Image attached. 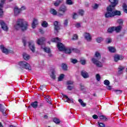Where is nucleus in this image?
Segmentation results:
<instances>
[{"instance_id": "nucleus-1", "label": "nucleus", "mask_w": 127, "mask_h": 127, "mask_svg": "<svg viewBox=\"0 0 127 127\" xmlns=\"http://www.w3.org/2000/svg\"><path fill=\"white\" fill-rule=\"evenodd\" d=\"M60 41H61V40L58 37L52 39V42H56L58 43L57 47L60 51H64L66 54H70V53L74 50V49L73 48H65L64 45L60 43Z\"/></svg>"}, {"instance_id": "nucleus-2", "label": "nucleus", "mask_w": 127, "mask_h": 127, "mask_svg": "<svg viewBox=\"0 0 127 127\" xmlns=\"http://www.w3.org/2000/svg\"><path fill=\"white\" fill-rule=\"evenodd\" d=\"M14 27L17 30L21 28L22 31H25L28 28V22L24 19H18Z\"/></svg>"}, {"instance_id": "nucleus-3", "label": "nucleus", "mask_w": 127, "mask_h": 127, "mask_svg": "<svg viewBox=\"0 0 127 127\" xmlns=\"http://www.w3.org/2000/svg\"><path fill=\"white\" fill-rule=\"evenodd\" d=\"M121 11L114 10V7H112V6H108L107 7V12L105 14V17L106 18L110 17H114L116 15H121Z\"/></svg>"}, {"instance_id": "nucleus-4", "label": "nucleus", "mask_w": 127, "mask_h": 127, "mask_svg": "<svg viewBox=\"0 0 127 127\" xmlns=\"http://www.w3.org/2000/svg\"><path fill=\"white\" fill-rule=\"evenodd\" d=\"M94 56L95 58H93L91 59L92 62L93 63V64H95L97 67L102 68V67H103V64L99 61V60H100V59H101L102 58L101 53H100L99 52H96Z\"/></svg>"}, {"instance_id": "nucleus-5", "label": "nucleus", "mask_w": 127, "mask_h": 127, "mask_svg": "<svg viewBox=\"0 0 127 127\" xmlns=\"http://www.w3.org/2000/svg\"><path fill=\"white\" fill-rule=\"evenodd\" d=\"M18 65L20 69H21L22 70L23 69H26V70H29V71H31V66H30V64L26 61H20L18 63Z\"/></svg>"}, {"instance_id": "nucleus-6", "label": "nucleus", "mask_w": 127, "mask_h": 127, "mask_svg": "<svg viewBox=\"0 0 127 127\" xmlns=\"http://www.w3.org/2000/svg\"><path fill=\"white\" fill-rule=\"evenodd\" d=\"M5 3V0H0V17H2V15H3V10H2L3 8V5Z\"/></svg>"}, {"instance_id": "nucleus-7", "label": "nucleus", "mask_w": 127, "mask_h": 127, "mask_svg": "<svg viewBox=\"0 0 127 127\" xmlns=\"http://www.w3.org/2000/svg\"><path fill=\"white\" fill-rule=\"evenodd\" d=\"M0 24L2 29L4 30V31H8V26L4 23V21L0 20Z\"/></svg>"}, {"instance_id": "nucleus-8", "label": "nucleus", "mask_w": 127, "mask_h": 127, "mask_svg": "<svg viewBox=\"0 0 127 127\" xmlns=\"http://www.w3.org/2000/svg\"><path fill=\"white\" fill-rule=\"evenodd\" d=\"M83 36L85 40H87L88 42H91V41H92V36H91V34H90V33H84L83 34Z\"/></svg>"}, {"instance_id": "nucleus-9", "label": "nucleus", "mask_w": 127, "mask_h": 127, "mask_svg": "<svg viewBox=\"0 0 127 127\" xmlns=\"http://www.w3.org/2000/svg\"><path fill=\"white\" fill-rule=\"evenodd\" d=\"M109 2L111 4L109 6H111V7H116L117 4L119 3V0H109Z\"/></svg>"}, {"instance_id": "nucleus-10", "label": "nucleus", "mask_w": 127, "mask_h": 127, "mask_svg": "<svg viewBox=\"0 0 127 127\" xmlns=\"http://www.w3.org/2000/svg\"><path fill=\"white\" fill-rule=\"evenodd\" d=\"M29 47L30 50H31L32 52H35V46L34 45L33 41H31L29 42Z\"/></svg>"}, {"instance_id": "nucleus-11", "label": "nucleus", "mask_w": 127, "mask_h": 127, "mask_svg": "<svg viewBox=\"0 0 127 127\" xmlns=\"http://www.w3.org/2000/svg\"><path fill=\"white\" fill-rule=\"evenodd\" d=\"M114 61L118 62V61H122L124 59V56L119 55H116L114 57Z\"/></svg>"}, {"instance_id": "nucleus-12", "label": "nucleus", "mask_w": 127, "mask_h": 127, "mask_svg": "<svg viewBox=\"0 0 127 127\" xmlns=\"http://www.w3.org/2000/svg\"><path fill=\"white\" fill-rule=\"evenodd\" d=\"M62 95H63V98H64V99H65L66 100V101H64V102H66L67 103L70 104V103H73V102L74 101L73 99L69 98L68 96H67L66 95L63 94H62Z\"/></svg>"}, {"instance_id": "nucleus-13", "label": "nucleus", "mask_w": 127, "mask_h": 127, "mask_svg": "<svg viewBox=\"0 0 127 127\" xmlns=\"http://www.w3.org/2000/svg\"><path fill=\"white\" fill-rule=\"evenodd\" d=\"M45 41V38L42 37L39 39H38L37 40V44L38 45H42V44H44V42Z\"/></svg>"}, {"instance_id": "nucleus-14", "label": "nucleus", "mask_w": 127, "mask_h": 127, "mask_svg": "<svg viewBox=\"0 0 127 127\" xmlns=\"http://www.w3.org/2000/svg\"><path fill=\"white\" fill-rule=\"evenodd\" d=\"M0 49H1L2 52L5 54H8V53H9V51L5 48L4 46L3 45H1L0 46Z\"/></svg>"}, {"instance_id": "nucleus-15", "label": "nucleus", "mask_w": 127, "mask_h": 127, "mask_svg": "<svg viewBox=\"0 0 127 127\" xmlns=\"http://www.w3.org/2000/svg\"><path fill=\"white\" fill-rule=\"evenodd\" d=\"M20 11H21V9L18 8V7H17V6H15V7L14 8V15H18V14L20 13Z\"/></svg>"}, {"instance_id": "nucleus-16", "label": "nucleus", "mask_w": 127, "mask_h": 127, "mask_svg": "<svg viewBox=\"0 0 127 127\" xmlns=\"http://www.w3.org/2000/svg\"><path fill=\"white\" fill-rule=\"evenodd\" d=\"M38 25V20L36 18H34L32 23V28H35Z\"/></svg>"}, {"instance_id": "nucleus-17", "label": "nucleus", "mask_w": 127, "mask_h": 127, "mask_svg": "<svg viewBox=\"0 0 127 127\" xmlns=\"http://www.w3.org/2000/svg\"><path fill=\"white\" fill-rule=\"evenodd\" d=\"M125 69H126V67L123 65H119L118 67V74L120 75H121V74H123V71Z\"/></svg>"}, {"instance_id": "nucleus-18", "label": "nucleus", "mask_w": 127, "mask_h": 127, "mask_svg": "<svg viewBox=\"0 0 127 127\" xmlns=\"http://www.w3.org/2000/svg\"><path fill=\"white\" fill-rule=\"evenodd\" d=\"M0 111L1 112L2 114L3 115V116H6L7 115L6 112V110L4 107H3V106L2 105L0 104Z\"/></svg>"}, {"instance_id": "nucleus-19", "label": "nucleus", "mask_w": 127, "mask_h": 127, "mask_svg": "<svg viewBox=\"0 0 127 127\" xmlns=\"http://www.w3.org/2000/svg\"><path fill=\"white\" fill-rule=\"evenodd\" d=\"M41 48L42 49H43L44 52H46V53H48V54L51 53V50H50V48H49V47L42 46Z\"/></svg>"}, {"instance_id": "nucleus-20", "label": "nucleus", "mask_w": 127, "mask_h": 127, "mask_svg": "<svg viewBox=\"0 0 127 127\" xmlns=\"http://www.w3.org/2000/svg\"><path fill=\"white\" fill-rule=\"evenodd\" d=\"M59 11H62L63 13L66 12L67 11V7L66 6L63 5H62L59 9Z\"/></svg>"}, {"instance_id": "nucleus-21", "label": "nucleus", "mask_w": 127, "mask_h": 127, "mask_svg": "<svg viewBox=\"0 0 127 127\" xmlns=\"http://www.w3.org/2000/svg\"><path fill=\"white\" fill-rule=\"evenodd\" d=\"M23 57L25 61H28V60L31 58L30 56L25 53L23 54Z\"/></svg>"}, {"instance_id": "nucleus-22", "label": "nucleus", "mask_w": 127, "mask_h": 127, "mask_svg": "<svg viewBox=\"0 0 127 127\" xmlns=\"http://www.w3.org/2000/svg\"><path fill=\"white\" fill-rule=\"evenodd\" d=\"M81 75L85 79H87V78H89V74L88 72L85 71H81Z\"/></svg>"}, {"instance_id": "nucleus-23", "label": "nucleus", "mask_w": 127, "mask_h": 127, "mask_svg": "<svg viewBox=\"0 0 127 127\" xmlns=\"http://www.w3.org/2000/svg\"><path fill=\"white\" fill-rule=\"evenodd\" d=\"M54 25H55V30L57 31V32L60 29V27H59V25H58V22L55 21L54 23Z\"/></svg>"}, {"instance_id": "nucleus-24", "label": "nucleus", "mask_w": 127, "mask_h": 127, "mask_svg": "<svg viewBox=\"0 0 127 127\" xmlns=\"http://www.w3.org/2000/svg\"><path fill=\"white\" fill-rule=\"evenodd\" d=\"M107 49H108L109 52L111 53H115V52H116V48L114 47H107Z\"/></svg>"}, {"instance_id": "nucleus-25", "label": "nucleus", "mask_w": 127, "mask_h": 127, "mask_svg": "<svg viewBox=\"0 0 127 127\" xmlns=\"http://www.w3.org/2000/svg\"><path fill=\"white\" fill-rule=\"evenodd\" d=\"M62 1H63V0H57L54 2V5H55V6H58Z\"/></svg>"}, {"instance_id": "nucleus-26", "label": "nucleus", "mask_w": 127, "mask_h": 127, "mask_svg": "<svg viewBox=\"0 0 127 127\" xmlns=\"http://www.w3.org/2000/svg\"><path fill=\"white\" fill-rule=\"evenodd\" d=\"M31 107H32V108H34V109H36V108H37V106H38V102H37V101L32 102L31 104Z\"/></svg>"}, {"instance_id": "nucleus-27", "label": "nucleus", "mask_w": 127, "mask_h": 127, "mask_svg": "<svg viewBox=\"0 0 127 127\" xmlns=\"http://www.w3.org/2000/svg\"><path fill=\"white\" fill-rule=\"evenodd\" d=\"M122 27L121 25H119L117 27H114V30L116 31V32H120L122 30Z\"/></svg>"}, {"instance_id": "nucleus-28", "label": "nucleus", "mask_w": 127, "mask_h": 127, "mask_svg": "<svg viewBox=\"0 0 127 127\" xmlns=\"http://www.w3.org/2000/svg\"><path fill=\"white\" fill-rule=\"evenodd\" d=\"M50 13H51V14H53V15H57V11L54 8H52L50 9Z\"/></svg>"}, {"instance_id": "nucleus-29", "label": "nucleus", "mask_w": 127, "mask_h": 127, "mask_svg": "<svg viewBox=\"0 0 127 127\" xmlns=\"http://www.w3.org/2000/svg\"><path fill=\"white\" fill-rule=\"evenodd\" d=\"M99 119L100 120H102V121H104V122H106L107 121H108V118H107V117L104 115H101L99 117Z\"/></svg>"}, {"instance_id": "nucleus-30", "label": "nucleus", "mask_w": 127, "mask_h": 127, "mask_svg": "<svg viewBox=\"0 0 127 127\" xmlns=\"http://www.w3.org/2000/svg\"><path fill=\"white\" fill-rule=\"evenodd\" d=\"M115 30V27H110L108 28L107 31L109 33H112Z\"/></svg>"}, {"instance_id": "nucleus-31", "label": "nucleus", "mask_w": 127, "mask_h": 127, "mask_svg": "<svg viewBox=\"0 0 127 127\" xmlns=\"http://www.w3.org/2000/svg\"><path fill=\"white\" fill-rule=\"evenodd\" d=\"M117 23L120 25H123L124 24V19H119L117 20Z\"/></svg>"}, {"instance_id": "nucleus-32", "label": "nucleus", "mask_w": 127, "mask_h": 127, "mask_svg": "<svg viewBox=\"0 0 127 127\" xmlns=\"http://www.w3.org/2000/svg\"><path fill=\"white\" fill-rule=\"evenodd\" d=\"M46 101L49 104H51V98H50V96H47L46 97Z\"/></svg>"}, {"instance_id": "nucleus-33", "label": "nucleus", "mask_w": 127, "mask_h": 127, "mask_svg": "<svg viewBox=\"0 0 127 127\" xmlns=\"http://www.w3.org/2000/svg\"><path fill=\"white\" fill-rule=\"evenodd\" d=\"M78 102L79 103H80L82 107H86V103H84V102H83V100L82 99H79Z\"/></svg>"}, {"instance_id": "nucleus-34", "label": "nucleus", "mask_w": 127, "mask_h": 127, "mask_svg": "<svg viewBox=\"0 0 127 127\" xmlns=\"http://www.w3.org/2000/svg\"><path fill=\"white\" fill-rule=\"evenodd\" d=\"M42 26H43V27H47V26H48V23H47L46 21H43Z\"/></svg>"}, {"instance_id": "nucleus-35", "label": "nucleus", "mask_w": 127, "mask_h": 127, "mask_svg": "<svg viewBox=\"0 0 127 127\" xmlns=\"http://www.w3.org/2000/svg\"><path fill=\"white\" fill-rule=\"evenodd\" d=\"M55 70H53L52 71V73L51 74V77L52 78V79H55L56 76L55 75Z\"/></svg>"}, {"instance_id": "nucleus-36", "label": "nucleus", "mask_w": 127, "mask_h": 127, "mask_svg": "<svg viewBox=\"0 0 127 127\" xmlns=\"http://www.w3.org/2000/svg\"><path fill=\"white\" fill-rule=\"evenodd\" d=\"M66 4H68V5H72L74 3L72 0H66Z\"/></svg>"}, {"instance_id": "nucleus-37", "label": "nucleus", "mask_w": 127, "mask_h": 127, "mask_svg": "<svg viewBox=\"0 0 127 127\" xmlns=\"http://www.w3.org/2000/svg\"><path fill=\"white\" fill-rule=\"evenodd\" d=\"M114 92H115V93H116V94H117V95H120L123 93V91H122L121 90H114Z\"/></svg>"}, {"instance_id": "nucleus-38", "label": "nucleus", "mask_w": 127, "mask_h": 127, "mask_svg": "<svg viewBox=\"0 0 127 127\" xmlns=\"http://www.w3.org/2000/svg\"><path fill=\"white\" fill-rule=\"evenodd\" d=\"M103 40H104V39H103L102 37H98L96 39V41L98 43H101Z\"/></svg>"}, {"instance_id": "nucleus-39", "label": "nucleus", "mask_w": 127, "mask_h": 127, "mask_svg": "<svg viewBox=\"0 0 127 127\" xmlns=\"http://www.w3.org/2000/svg\"><path fill=\"white\" fill-rule=\"evenodd\" d=\"M123 10L125 13H127V4H124L123 5Z\"/></svg>"}, {"instance_id": "nucleus-40", "label": "nucleus", "mask_w": 127, "mask_h": 127, "mask_svg": "<svg viewBox=\"0 0 127 127\" xmlns=\"http://www.w3.org/2000/svg\"><path fill=\"white\" fill-rule=\"evenodd\" d=\"M96 78L97 81H98V82L101 80V76L99 73L96 74Z\"/></svg>"}, {"instance_id": "nucleus-41", "label": "nucleus", "mask_w": 127, "mask_h": 127, "mask_svg": "<svg viewBox=\"0 0 127 127\" xmlns=\"http://www.w3.org/2000/svg\"><path fill=\"white\" fill-rule=\"evenodd\" d=\"M64 74H61L59 77L58 80L61 81L62 80H63V79L64 78Z\"/></svg>"}, {"instance_id": "nucleus-42", "label": "nucleus", "mask_w": 127, "mask_h": 127, "mask_svg": "<svg viewBox=\"0 0 127 127\" xmlns=\"http://www.w3.org/2000/svg\"><path fill=\"white\" fill-rule=\"evenodd\" d=\"M104 85H105L106 86H109L110 83V81L106 79L105 80H104Z\"/></svg>"}, {"instance_id": "nucleus-43", "label": "nucleus", "mask_w": 127, "mask_h": 127, "mask_svg": "<svg viewBox=\"0 0 127 127\" xmlns=\"http://www.w3.org/2000/svg\"><path fill=\"white\" fill-rule=\"evenodd\" d=\"M72 40H77L78 39V35L77 34L73 35Z\"/></svg>"}, {"instance_id": "nucleus-44", "label": "nucleus", "mask_w": 127, "mask_h": 127, "mask_svg": "<svg viewBox=\"0 0 127 127\" xmlns=\"http://www.w3.org/2000/svg\"><path fill=\"white\" fill-rule=\"evenodd\" d=\"M62 68L64 69V70H67V65H66L64 64H62Z\"/></svg>"}, {"instance_id": "nucleus-45", "label": "nucleus", "mask_w": 127, "mask_h": 127, "mask_svg": "<svg viewBox=\"0 0 127 127\" xmlns=\"http://www.w3.org/2000/svg\"><path fill=\"white\" fill-rule=\"evenodd\" d=\"M54 122L55 123V124H60V120L57 118H55L54 119Z\"/></svg>"}, {"instance_id": "nucleus-46", "label": "nucleus", "mask_w": 127, "mask_h": 127, "mask_svg": "<svg viewBox=\"0 0 127 127\" xmlns=\"http://www.w3.org/2000/svg\"><path fill=\"white\" fill-rule=\"evenodd\" d=\"M71 62L73 63V64H76V63H78V61L76 59H71Z\"/></svg>"}, {"instance_id": "nucleus-47", "label": "nucleus", "mask_w": 127, "mask_h": 127, "mask_svg": "<svg viewBox=\"0 0 127 127\" xmlns=\"http://www.w3.org/2000/svg\"><path fill=\"white\" fill-rule=\"evenodd\" d=\"M75 26L76 28H80L81 27V24L80 23H76L75 24Z\"/></svg>"}, {"instance_id": "nucleus-48", "label": "nucleus", "mask_w": 127, "mask_h": 127, "mask_svg": "<svg viewBox=\"0 0 127 127\" xmlns=\"http://www.w3.org/2000/svg\"><path fill=\"white\" fill-rule=\"evenodd\" d=\"M98 125L99 127H105V124L102 123L98 122Z\"/></svg>"}, {"instance_id": "nucleus-49", "label": "nucleus", "mask_w": 127, "mask_h": 127, "mask_svg": "<svg viewBox=\"0 0 127 127\" xmlns=\"http://www.w3.org/2000/svg\"><path fill=\"white\" fill-rule=\"evenodd\" d=\"M80 63L82 64V65H85V64H86V60H85V59L81 60Z\"/></svg>"}, {"instance_id": "nucleus-50", "label": "nucleus", "mask_w": 127, "mask_h": 127, "mask_svg": "<svg viewBox=\"0 0 127 127\" xmlns=\"http://www.w3.org/2000/svg\"><path fill=\"white\" fill-rule=\"evenodd\" d=\"M66 83L67 85H72L73 84L74 82L73 81L69 80L67 81Z\"/></svg>"}, {"instance_id": "nucleus-51", "label": "nucleus", "mask_w": 127, "mask_h": 127, "mask_svg": "<svg viewBox=\"0 0 127 127\" xmlns=\"http://www.w3.org/2000/svg\"><path fill=\"white\" fill-rule=\"evenodd\" d=\"M93 7L94 8V9H97V8H98V7H99V4H95L93 6Z\"/></svg>"}, {"instance_id": "nucleus-52", "label": "nucleus", "mask_w": 127, "mask_h": 127, "mask_svg": "<svg viewBox=\"0 0 127 127\" xmlns=\"http://www.w3.org/2000/svg\"><path fill=\"white\" fill-rule=\"evenodd\" d=\"M107 43H111L112 42V39L108 38L106 39Z\"/></svg>"}, {"instance_id": "nucleus-53", "label": "nucleus", "mask_w": 127, "mask_h": 127, "mask_svg": "<svg viewBox=\"0 0 127 127\" xmlns=\"http://www.w3.org/2000/svg\"><path fill=\"white\" fill-rule=\"evenodd\" d=\"M77 17H78V14L74 13L72 15V18L75 19V18H77Z\"/></svg>"}, {"instance_id": "nucleus-54", "label": "nucleus", "mask_w": 127, "mask_h": 127, "mask_svg": "<svg viewBox=\"0 0 127 127\" xmlns=\"http://www.w3.org/2000/svg\"><path fill=\"white\" fill-rule=\"evenodd\" d=\"M78 13L80 15H83L84 14V11L82 10H79Z\"/></svg>"}, {"instance_id": "nucleus-55", "label": "nucleus", "mask_w": 127, "mask_h": 127, "mask_svg": "<svg viewBox=\"0 0 127 127\" xmlns=\"http://www.w3.org/2000/svg\"><path fill=\"white\" fill-rule=\"evenodd\" d=\"M23 43L24 44V46H25L26 45V38H25V39H23Z\"/></svg>"}, {"instance_id": "nucleus-56", "label": "nucleus", "mask_w": 127, "mask_h": 127, "mask_svg": "<svg viewBox=\"0 0 127 127\" xmlns=\"http://www.w3.org/2000/svg\"><path fill=\"white\" fill-rule=\"evenodd\" d=\"M64 25L65 26H67V25H68V20H65L64 22Z\"/></svg>"}, {"instance_id": "nucleus-57", "label": "nucleus", "mask_w": 127, "mask_h": 127, "mask_svg": "<svg viewBox=\"0 0 127 127\" xmlns=\"http://www.w3.org/2000/svg\"><path fill=\"white\" fill-rule=\"evenodd\" d=\"M93 119H94V120H97V119H98V116H97V115H94L92 116Z\"/></svg>"}, {"instance_id": "nucleus-58", "label": "nucleus", "mask_w": 127, "mask_h": 127, "mask_svg": "<svg viewBox=\"0 0 127 127\" xmlns=\"http://www.w3.org/2000/svg\"><path fill=\"white\" fill-rule=\"evenodd\" d=\"M20 9H21V11L22 10H24L26 9V7H25V6H22L21 7V8H20Z\"/></svg>"}, {"instance_id": "nucleus-59", "label": "nucleus", "mask_w": 127, "mask_h": 127, "mask_svg": "<svg viewBox=\"0 0 127 127\" xmlns=\"http://www.w3.org/2000/svg\"><path fill=\"white\" fill-rule=\"evenodd\" d=\"M67 89L68 90H69V91H71V90H72V89H73V87H72L71 86L68 85L67 86Z\"/></svg>"}, {"instance_id": "nucleus-60", "label": "nucleus", "mask_w": 127, "mask_h": 127, "mask_svg": "<svg viewBox=\"0 0 127 127\" xmlns=\"http://www.w3.org/2000/svg\"><path fill=\"white\" fill-rule=\"evenodd\" d=\"M106 88L108 90H112V86L110 85H107V87Z\"/></svg>"}, {"instance_id": "nucleus-61", "label": "nucleus", "mask_w": 127, "mask_h": 127, "mask_svg": "<svg viewBox=\"0 0 127 127\" xmlns=\"http://www.w3.org/2000/svg\"><path fill=\"white\" fill-rule=\"evenodd\" d=\"M40 32H41L42 34L44 33V31L42 29H39Z\"/></svg>"}, {"instance_id": "nucleus-62", "label": "nucleus", "mask_w": 127, "mask_h": 127, "mask_svg": "<svg viewBox=\"0 0 127 127\" xmlns=\"http://www.w3.org/2000/svg\"><path fill=\"white\" fill-rule=\"evenodd\" d=\"M43 88H44V86L42 85L40 87V90H43Z\"/></svg>"}, {"instance_id": "nucleus-63", "label": "nucleus", "mask_w": 127, "mask_h": 127, "mask_svg": "<svg viewBox=\"0 0 127 127\" xmlns=\"http://www.w3.org/2000/svg\"><path fill=\"white\" fill-rule=\"evenodd\" d=\"M44 119H47V118H48V116L47 115H44Z\"/></svg>"}, {"instance_id": "nucleus-64", "label": "nucleus", "mask_w": 127, "mask_h": 127, "mask_svg": "<svg viewBox=\"0 0 127 127\" xmlns=\"http://www.w3.org/2000/svg\"><path fill=\"white\" fill-rule=\"evenodd\" d=\"M63 14H60V13L58 14V16H63Z\"/></svg>"}]
</instances>
